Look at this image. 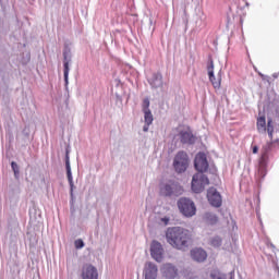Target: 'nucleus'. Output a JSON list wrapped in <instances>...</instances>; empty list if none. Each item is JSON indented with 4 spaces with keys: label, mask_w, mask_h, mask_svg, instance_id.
Returning <instances> with one entry per match:
<instances>
[{
    "label": "nucleus",
    "mask_w": 279,
    "mask_h": 279,
    "mask_svg": "<svg viewBox=\"0 0 279 279\" xmlns=\"http://www.w3.org/2000/svg\"><path fill=\"white\" fill-rule=\"evenodd\" d=\"M161 221H163V223L167 226V223H169V218L165 217L161 219Z\"/></svg>",
    "instance_id": "obj_28"
},
{
    "label": "nucleus",
    "mask_w": 279,
    "mask_h": 279,
    "mask_svg": "<svg viewBox=\"0 0 279 279\" xmlns=\"http://www.w3.org/2000/svg\"><path fill=\"white\" fill-rule=\"evenodd\" d=\"M74 245L76 250H82V247H84V241L82 239H78L74 242Z\"/></svg>",
    "instance_id": "obj_25"
},
{
    "label": "nucleus",
    "mask_w": 279,
    "mask_h": 279,
    "mask_svg": "<svg viewBox=\"0 0 279 279\" xmlns=\"http://www.w3.org/2000/svg\"><path fill=\"white\" fill-rule=\"evenodd\" d=\"M63 75H64V82H65V86H69V61H64L63 63Z\"/></svg>",
    "instance_id": "obj_20"
},
{
    "label": "nucleus",
    "mask_w": 279,
    "mask_h": 279,
    "mask_svg": "<svg viewBox=\"0 0 279 279\" xmlns=\"http://www.w3.org/2000/svg\"><path fill=\"white\" fill-rule=\"evenodd\" d=\"M11 168H12V171L14 172V175H19V173H20L19 165L16 162L12 161Z\"/></svg>",
    "instance_id": "obj_24"
},
{
    "label": "nucleus",
    "mask_w": 279,
    "mask_h": 279,
    "mask_svg": "<svg viewBox=\"0 0 279 279\" xmlns=\"http://www.w3.org/2000/svg\"><path fill=\"white\" fill-rule=\"evenodd\" d=\"M178 208L180 213L184 215V217H193L195 216V213H197L195 203L186 197L180 198L178 201Z\"/></svg>",
    "instance_id": "obj_3"
},
{
    "label": "nucleus",
    "mask_w": 279,
    "mask_h": 279,
    "mask_svg": "<svg viewBox=\"0 0 279 279\" xmlns=\"http://www.w3.org/2000/svg\"><path fill=\"white\" fill-rule=\"evenodd\" d=\"M207 199L210 206H214V208H221V204H222L221 194L217 192V189L210 187L207 191Z\"/></svg>",
    "instance_id": "obj_9"
},
{
    "label": "nucleus",
    "mask_w": 279,
    "mask_h": 279,
    "mask_svg": "<svg viewBox=\"0 0 279 279\" xmlns=\"http://www.w3.org/2000/svg\"><path fill=\"white\" fill-rule=\"evenodd\" d=\"M194 167L198 173H205L208 171V159L206 158V154L198 153L194 159Z\"/></svg>",
    "instance_id": "obj_8"
},
{
    "label": "nucleus",
    "mask_w": 279,
    "mask_h": 279,
    "mask_svg": "<svg viewBox=\"0 0 279 279\" xmlns=\"http://www.w3.org/2000/svg\"><path fill=\"white\" fill-rule=\"evenodd\" d=\"M145 279H156L158 278V267L151 263L147 262L144 266Z\"/></svg>",
    "instance_id": "obj_13"
},
{
    "label": "nucleus",
    "mask_w": 279,
    "mask_h": 279,
    "mask_svg": "<svg viewBox=\"0 0 279 279\" xmlns=\"http://www.w3.org/2000/svg\"><path fill=\"white\" fill-rule=\"evenodd\" d=\"M205 221L209 223V226H215L219 222V217L213 213H206L205 214Z\"/></svg>",
    "instance_id": "obj_18"
},
{
    "label": "nucleus",
    "mask_w": 279,
    "mask_h": 279,
    "mask_svg": "<svg viewBox=\"0 0 279 279\" xmlns=\"http://www.w3.org/2000/svg\"><path fill=\"white\" fill-rule=\"evenodd\" d=\"M256 129L259 134H268L270 141H274V119L268 118V120L265 118V116L258 117L256 122Z\"/></svg>",
    "instance_id": "obj_2"
},
{
    "label": "nucleus",
    "mask_w": 279,
    "mask_h": 279,
    "mask_svg": "<svg viewBox=\"0 0 279 279\" xmlns=\"http://www.w3.org/2000/svg\"><path fill=\"white\" fill-rule=\"evenodd\" d=\"M191 256L197 263H204L208 258V254L203 248H194L191 251Z\"/></svg>",
    "instance_id": "obj_15"
},
{
    "label": "nucleus",
    "mask_w": 279,
    "mask_h": 279,
    "mask_svg": "<svg viewBox=\"0 0 279 279\" xmlns=\"http://www.w3.org/2000/svg\"><path fill=\"white\" fill-rule=\"evenodd\" d=\"M150 84L154 88H160V86H162V74L160 72L155 73Z\"/></svg>",
    "instance_id": "obj_17"
},
{
    "label": "nucleus",
    "mask_w": 279,
    "mask_h": 279,
    "mask_svg": "<svg viewBox=\"0 0 279 279\" xmlns=\"http://www.w3.org/2000/svg\"><path fill=\"white\" fill-rule=\"evenodd\" d=\"M210 245H213V247H220V245H221V238H219V236H214V238L210 240Z\"/></svg>",
    "instance_id": "obj_22"
},
{
    "label": "nucleus",
    "mask_w": 279,
    "mask_h": 279,
    "mask_svg": "<svg viewBox=\"0 0 279 279\" xmlns=\"http://www.w3.org/2000/svg\"><path fill=\"white\" fill-rule=\"evenodd\" d=\"M173 168L177 173H184L189 168V155L184 150H181L175 155Z\"/></svg>",
    "instance_id": "obj_4"
},
{
    "label": "nucleus",
    "mask_w": 279,
    "mask_h": 279,
    "mask_svg": "<svg viewBox=\"0 0 279 279\" xmlns=\"http://www.w3.org/2000/svg\"><path fill=\"white\" fill-rule=\"evenodd\" d=\"M65 169H66V175L70 184H73V174L71 173V162L69 161V158L65 161Z\"/></svg>",
    "instance_id": "obj_19"
},
{
    "label": "nucleus",
    "mask_w": 279,
    "mask_h": 279,
    "mask_svg": "<svg viewBox=\"0 0 279 279\" xmlns=\"http://www.w3.org/2000/svg\"><path fill=\"white\" fill-rule=\"evenodd\" d=\"M259 75H260V77H263V74H262V73H259Z\"/></svg>",
    "instance_id": "obj_31"
},
{
    "label": "nucleus",
    "mask_w": 279,
    "mask_h": 279,
    "mask_svg": "<svg viewBox=\"0 0 279 279\" xmlns=\"http://www.w3.org/2000/svg\"><path fill=\"white\" fill-rule=\"evenodd\" d=\"M149 98H144L143 104H142V110L143 112L150 111L149 110Z\"/></svg>",
    "instance_id": "obj_23"
},
{
    "label": "nucleus",
    "mask_w": 279,
    "mask_h": 279,
    "mask_svg": "<svg viewBox=\"0 0 279 279\" xmlns=\"http://www.w3.org/2000/svg\"><path fill=\"white\" fill-rule=\"evenodd\" d=\"M271 145H274V142L270 141L262 148V155L259 159V173L264 178L267 173V160H269V151L271 149Z\"/></svg>",
    "instance_id": "obj_7"
},
{
    "label": "nucleus",
    "mask_w": 279,
    "mask_h": 279,
    "mask_svg": "<svg viewBox=\"0 0 279 279\" xmlns=\"http://www.w3.org/2000/svg\"><path fill=\"white\" fill-rule=\"evenodd\" d=\"M166 240L174 250H186L193 243L191 231L182 227H170L166 231Z\"/></svg>",
    "instance_id": "obj_1"
},
{
    "label": "nucleus",
    "mask_w": 279,
    "mask_h": 279,
    "mask_svg": "<svg viewBox=\"0 0 279 279\" xmlns=\"http://www.w3.org/2000/svg\"><path fill=\"white\" fill-rule=\"evenodd\" d=\"M144 120L147 125L154 123V114H151V111H144Z\"/></svg>",
    "instance_id": "obj_21"
},
{
    "label": "nucleus",
    "mask_w": 279,
    "mask_h": 279,
    "mask_svg": "<svg viewBox=\"0 0 279 279\" xmlns=\"http://www.w3.org/2000/svg\"><path fill=\"white\" fill-rule=\"evenodd\" d=\"M149 125L150 124H147V123L144 125V128H143L144 132H149Z\"/></svg>",
    "instance_id": "obj_27"
},
{
    "label": "nucleus",
    "mask_w": 279,
    "mask_h": 279,
    "mask_svg": "<svg viewBox=\"0 0 279 279\" xmlns=\"http://www.w3.org/2000/svg\"><path fill=\"white\" fill-rule=\"evenodd\" d=\"M82 279H99V272L97 271V268L90 264H86L82 268L81 274Z\"/></svg>",
    "instance_id": "obj_12"
},
{
    "label": "nucleus",
    "mask_w": 279,
    "mask_h": 279,
    "mask_svg": "<svg viewBox=\"0 0 279 279\" xmlns=\"http://www.w3.org/2000/svg\"><path fill=\"white\" fill-rule=\"evenodd\" d=\"M207 73L209 77V82L211 83L215 89L221 88V70H219L217 76H215V62L213 59H209V63L207 65Z\"/></svg>",
    "instance_id": "obj_6"
},
{
    "label": "nucleus",
    "mask_w": 279,
    "mask_h": 279,
    "mask_svg": "<svg viewBox=\"0 0 279 279\" xmlns=\"http://www.w3.org/2000/svg\"><path fill=\"white\" fill-rule=\"evenodd\" d=\"M213 279H226V276L220 275V274H218V275H213Z\"/></svg>",
    "instance_id": "obj_26"
},
{
    "label": "nucleus",
    "mask_w": 279,
    "mask_h": 279,
    "mask_svg": "<svg viewBox=\"0 0 279 279\" xmlns=\"http://www.w3.org/2000/svg\"><path fill=\"white\" fill-rule=\"evenodd\" d=\"M180 189V185L173 181H168L166 183H161L160 185V194L165 197H169L175 193Z\"/></svg>",
    "instance_id": "obj_10"
},
{
    "label": "nucleus",
    "mask_w": 279,
    "mask_h": 279,
    "mask_svg": "<svg viewBox=\"0 0 279 279\" xmlns=\"http://www.w3.org/2000/svg\"><path fill=\"white\" fill-rule=\"evenodd\" d=\"M161 274L163 278L174 279L178 278V268H175V266H173L172 264H165L161 267Z\"/></svg>",
    "instance_id": "obj_14"
},
{
    "label": "nucleus",
    "mask_w": 279,
    "mask_h": 279,
    "mask_svg": "<svg viewBox=\"0 0 279 279\" xmlns=\"http://www.w3.org/2000/svg\"><path fill=\"white\" fill-rule=\"evenodd\" d=\"M253 154H258V146L253 147Z\"/></svg>",
    "instance_id": "obj_29"
},
{
    "label": "nucleus",
    "mask_w": 279,
    "mask_h": 279,
    "mask_svg": "<svg viewBox=\"0 0 279 279\" xmlns=\"http://www.w3.org/2000/svg\"><path fill=\"white\" fill-rule=\"evenodd\" d=\"M210 184V180L204 173H196L192 179V191L194 193H202L206 186Z\"/></svg>",
    "instance_id": "obj_5"
},
{
    "label": "nucleus",
    "mask_w": 279,
    "mask_h": 279,
    "mask_svg": "<svg viewBox=\"0 0 279 279\" xmlns=\"http://www.w3.org/2000/svg\"><path fill=\"white\" fill-rule=\"evenodd\" d=\"M165 254V248H162V244L158 241H153L150 245V255L151 257L160 263L162 260V255Z\"/></svg>",
    "instance_id": "obj_11"
},
{
    "label": "nucleus",
    "mask_w": 279,
    "mask_h": 279,
    "mask_svg": "<svg viewBox=\"0 0 279 279\" xmlns=\"http://www.w3.org/2000/svg\"><path fill=\"white\" fill-rule=\"evenodd\" d=\"M181 143L185 145H193L195 143V136L191 131H182L180 133Z\"/></svg>",
    "instance_id": "obj_16"
},
{
    "label": "nucleus",
    "mask_w": 279,
    "mask_h": 279,
    "mask_svg": "<svg viewBox=\"0 0 279 279\" xmlns=\"http://www.w3.org/2000/svg\"><path fill=\"white\" fill-rule=\"evenodd\" d=\"M275 114H276L277 119H279V108L275 109Z\"/></svg>",
    "instance_id": "obj_30"
}]
</instances>
